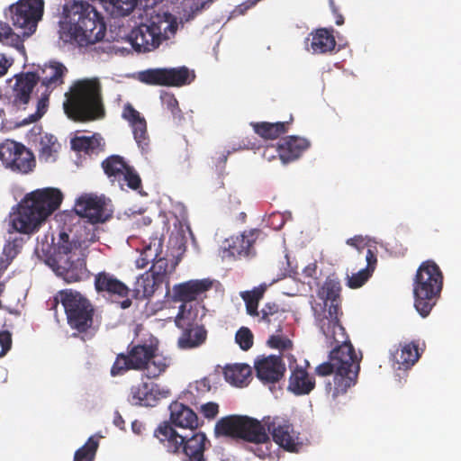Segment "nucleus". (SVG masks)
<instances>
[{
    "label": "nucleus",
    "instance_id": "obj_1",
    "mask_svg": "<svg viewBox=\"0 0 461 461\" xmlns=\"http://www.w3.org/2000/svg\"><path fill=\"white\" fill-rule=\"evenodd\" d=\"M339 291L340 286L337 281L327 279L312 302L316 325L327 341L330 344H340L330 352L329 361L319 365L315 370L321 376L333 374V382L326 384L327 391L331 393L333 398L345 393L356 384L359 370V358L339 322Z\"/></svg>",
    "mask_w": 461,
    "mask_h": 461
},
{
    "label": "nucleus",
    "instance_id": "obj_2",
    "mask_svg": "<svg viewBox=\"0 0 461 461\" xmlns=\"http://www.w3.org/2000/svg\"><path fill=\"white\" fill-rule=\"evenodd\" d=\"M66 67L59 62L45 65L38 73L16 75L14 82L0 89V102L5 104L0 109V117L6 116L0 130L7 131L38 121L46 113L49 94L63 83Z\"/></svg>",
    "mask_w": 461,
    "mask_h": 461
},
{
    "label": "nucleus",
    "instance_id": "obj_3",
    "mask_svg": "<svg viewBox=\"0 0 461 461\" xmlns=\"http://www.w3.org/2000/svg\"><path fill=\"white\" fill-rule=\"evenodd\" d=\"M215 432L251 442L250 451L262 459L277 457L273 441L289 452H298L303 445V438L293 424L279 416H267L261 421L248 416H229L216 423Z\"/></svg>",
    "mask_w": 461,
    "mask_h": 461
},
{
    "label": "nucleus",
    "instance_id": "obj_4",
    "mask_svg": "<svg viewBox=\"0 0 461 461\" xmlns=\"http://www.w3.org/2000/svg\"><path fill=\"white\" fill-rule=\"evenodd\" d=\"M89 241H94V235L89 239L76 240L63 229L58 237L46 234L41 239L38 238L35 251L40 257L46 258L47 264L57 276L68 283L77 282L86 276L82 246Z\"/></svg>",
    "mask_w": 461,
    "mask_h": 461
},
{
    "label": "nucleus",
    "instance_id": "obj_5",
    "mask_svg": "<svg viewBox=\"0 0 461 461\" xmlns=\"http://www.w3.org/2000/svg\"><path fill=\"white\" fill-rule=\"evenodd\" d=\"M105 32L104 18L88 2L75 0L65 4L59 30L64 42L88 47L101 41Z\"/></svg>",
    "mask_w": 461,
    "mask_h": 461
},
{
    "label": "nucleus",
    "instance_id": "obj_6",
    "mask_svg": "<svg viewBox=\"0 0 461 461\" xmlns=\"http://www.w3.org/2000/svg\"><path fill=\"white\" fill-rule=\"evenodd\" d=\"M62 200V193L54 187L41 188L27 194L10 212L9 229L25 235L36 232L59 207Z\"/></svg>",
    "mask_w": 461,
    "mask_h": 461
},
{
    "label": "nucleus",
    "instance_id": "obj_7",
    "mask_svg": "<svg viewBox=\"0 0 461 461\" xmlns=\"http://www.w3.org/2000/svg\"><path fill=\"white\" fill-rule=\"evenodd\" d=\"M177 29L176 17L167 12H153L131 30L128 40L135 50L150 52L174 37Z\"/></svg>",
    "mask_w": 461,
    "mask_h": 461
},
{
    "label": "nucleus",
    "instance_id": "obj_8",
    "mask_svg": "<svg viewBox=\"0 0 461 461\" xmlns=\"http://www.w3.org/2000/svg\"><path fill=\"white\" fill-rule=\"evenodd\" d=\"M66 96L63 106L69 118L76 121H90L103 116L104 109L97 78L77 81Z\"/></svg>",
    "mask_w": 461,
    "mask_h": 461
},
{
    "label": "nucleus",
    "instance_id": "obj_9",
    "mask_svg": "<svg viewBox=\"0 0 461 461\" xmlns=\"http://www.w3.org/2000/svg\"><path fill=\"white\" fill-rule=\"evenodd\" d=\"M442 274L432 261L419 267L413 284L414 306L422 317H427L436 304L442 289Z\"/></svg>",
    "mask_w": 461,
    "mask_h": 461
},
{
    "label": "nucleus",
    "instance_id": "obj_10",
    "mask_svg": "<svg viewBox=\"0 0 461 461\" xmlns=\"http://www.w3.org/2000/svg\"><path fill=\"white\" fill-rule=\"evenodd\" d=\"M154 436L164 445L168 452H182L185 456V461H205L203 452L209 441L205 434L198 432L192 437L182 436L167 424L160 425Z\"/></svg>",
    "mask_w": 461,
    "mask_h": 461
},
{
    "label": "nucleus",
    "instance_id": "obj_11",
    "mask_svg": "<svg viewBox=\"0 0 461 461\" xmlns=\"http://www.w3.org/2000/svg\"><path fill=\"white\" fill-rule=\"evenodd\" d=\"M68 319V323L72 329L85 331L92 324L93 308L89 302L77 291L64 290L59 294Z\"/></svg>",
    "mask_w": 461,
    "mask_h": 461
},
{
    "label": "nucleus",
    "instance_id": "obj_12",
    "mask_svg": "<svg viewBox=\"0 0 461 461\" xmlns=\"http://www.w3.org/2000/svg\"><path fill=\"white\" fill-rule=\"evenodd\" d=\"M43 10V0H19L16 4L10 5L6 16L10 18L16 29L22 31L24 37H29L35 32Z\"/></svg>",
    "mask_w": 461,
    "mask_h": 461
},
{
    "label": "nucleus",
    "instance_id": "obj_13",
    "mask_svg": "<svg viewBox=\"0 0 461 461\" xmlns=\"http://www.w3.org/2000/svg\"><path fill=\"white\" fill-rule=\"evenodd\" d=\"M137 78L148 85L181 86L190 84L194 74L185 67L173 68H149L140 71Z\"/></svg>",
    "mask_w": 461,
    "mask_h": 461
},
{
    "label": "nucleus",
    "instance_id": "obj_14",
    "mask_svg": "<svg viewBox=\"0 0 461 461\" xmlns=\"http://www.w3.org/2000/svg\"><path fill=\"white\" fill-rule=\"evenodd\" d=\"M102 166L113 185H117L122 190L125 186L133 190L140 186L141 181L139 175L122 157L111 156L103 162Z\"/></svg>",
    "mask_w": 461,
    "mask_h": 461
},
{
    "label": "nucleus",
    "instance_id": "obj_15",
    "mask_svg": "<svg viewBox=\"0 0 461 461\" xmlns=\"http://www.w3.org/2000/svg\"><path fill=\"white\" fill-rule=\"evenodd\" d=\"M137 250L140 252V257L136 259L138 268H145L149 263L153 265L158 261H164L166 269L175 270L176 263L171 260V264H169L168 252L164 249L161 237L155 236L150 237L148 240H143Z\"/></svg>",
    "mask_w": 461,
    "mask_h": 461
},
{
    "label": "nucleus",
    "instance_id": "obj_16",
    "mask_svg": "<svg viewBox=\"0 0 461 461\" xmlns=\"http://www.w3.org/2000/svg\"><path fill=\"white\" fill-rule=\"evenodd\" d=\"M74 211L77 215L86 218L92 224L104 222L111 215L104 198L88 194L77 199Z\"/></svg>",
    "mask_w": 461,
    "mask_h": 461
},
{
    "label": "nucleus",
    "instance_id": "obj_17",
    "mask_svg": "<svg viewBox=\"0 0 461 461\" xmlns=\"http://www.w3.org/2000/svg\"><path fill=\"white\" fill-rule=\"evenodd\" d=\"M258 238V231L251 230L226 239L220 249L222 259L250 257L255 254L253 245Z\"/></svg>",
    "mask_w": 461,
    "mask_h": 461
},
{
    "label": "nucleus",
    "instance_id": "obj_18",
    "mask_svg": "<svg viewBox=\"0 0 461 461\" xmlns=\"http://www.w3.org/2000/svg\"><path fill=\"white\" fill-rule=\"evenodd\" d=\"M169 395L167 387L152 382H143L131 387L128 401L133 405L154 406L159 400Z\"/></svg>",
    "mask_w": 461,
    "mask_h": 461
},
{
    "label": "nucleus",
    "instance_id": "obj_19",
    "mask_svg": "<svg viewBox=\"0 0 461 461\" xmlns=\"http://www.w3.org/2000/svg\"><path fill=\"white\" fill-rule=\"evenodd\" d=\"M266 287V285H264L252 291L241 292L240 296L246 303L247 312L249 315L259 317L260 321L271 323L278 320L283 315V312L279 311L276 303H267L262 308L260 312H258V303L262 297Z\"/></svg>",
    "mask_w": 461,
    "mask_h": 461
},
{
    "label": "nucleus",
    "instance_id": "obj_20",
    "mask_svg": "<svg viewBox=\"0 0 461 461\" xmlns=\"http://www.w3.org/2000/svg\"><path fill=\"white\" fill-rule=\"evenodd\" d=\"M173 271L165 268L164 261L153 264L149 271L137 278L135 282L136 293L144 297L152 295L158 285L164 282L167 283V277Z\"/></svg>",
    "mask_w": 461,
    "mask_h": 461
},
{
    "label": "nucleus",
    "instance_id": "obj_21",
    "mask_svg": "<svg viewBox=\"0 0 461 461\" xmlns=\"http://www.w3.org/2000/svg\"><path fill=\"white\" fill-rule=\"evenodd\" d=\"M213 281L210 278L194 279L174 285L173 299L184 303H196L195 300L210 290Z\"/></svg>",
    "mask_w": 461,
    "mask_h": 461
},
{
    "label": "nucleus",
    "instance_id": "obj_22",
    "mask_svg": "<svg viewBox=\"0 0 461 461\" xmlns=\"http://www.w3.org/2000/svg\"><path fill=\"white\" fill-rule=\"evenodd\" d=\"M289 361L291 375L288 390L295 395H304L312 392L315 386V380L301 366H294L295 359L291 354L285 356Z\"/></svg>",
    "mask_w": 461,
    "mask_h": 461
},
{
    "label": "nucleus",
    "instance_id": "obj_23",
    "mask_svg": "<svg viewBox=\"0 0 461 461\" xmlns=\"http://www.w3.org/2000/svg\"><path fill=\"white\" fill-rule=\"evenodd\" d=\"M122 116L129 122L132 130L134 140L138 146L143 150L149 145L145 118L130 104L124 105Z\"/></svg>",
    "mask_w": 461,
    "mask_h": 461
},
{
    "label": "nucleus",
    "instance_id": "obj_24",
    "mask_svg": "<svg viewBox=\"0 0 461 461\" xmlns=\"http://www.w3.org/2000/svg\"><path fill=\"white\" fill-rule=\"evenodd\" d=\"M255 369L261 381L276 382L283 376L285 368L278 357L271 355L257 358Z\"/></svg>",
    "mask_w": 461,
    "mask_h": 461
},
{
    "label": "nucleus",
    "instance_id": "obj_25",
    "mask_svg": "<svg viewBox=\"0 0 461 461\" xmlns=\"http://www.w3.org/2000/svg\"><path fill=\"white\" fill-rule=\"evenodd\" d=\"M335 46L336 41L333 34L326 29L316 30L304 40V48L312 54L330 52Z\"/></svg>",
    "mask_w": 461,
    "mask_h": 461
},
{
    "label": "nucleus",
    "instance_id": "obj_26",
    "mask_svg": "<svg viewBox=\"0 0 461 461\" xmlns=\"http://www.w3.org/2000/svg\"><path fill=\"white\" fill-rule=\"evenodd\" d=\"M420 354L414 343L400 344L391 350V361L393 366L399 370L411 368L419 359Z\"/></svg>",
    "mask_w": 461,
    "mask_h": 461
},
{
    "label": "nucleus",
    "instance_id": "obj_27",
    "mask_svg": "<svg viewBox=\"0 0 461 461\" xmlns=\"http://www.w3.org/2000/svg\"><path fill=\"white\" fill-rule=\"evenodd\" d=\"M309 147L306 139L290 136L281 140L276 148L278 156L283 163H288L299 158Z\"/></svg>",
    "mask_w": 461,
    "mask_h": 461
},
{
    "label": "nucleus",
    "instance_id": "obj_28",
    "mask_svg": "<svg viewBox=\"0 0 461 461\" xmlns=\"http://www.w3.org/2000/svg\"><path fill=\"white\" fill-rule=\"evenodd\" d=\"M205 315V309L199 303H184L179 306L175 322L179 329L199 325L198 321Z\"/></svg>",
    "mask_w": 461,
    "mask_h": 461
},
{
    "label": "nucleus",
    "instance_id": "obj_29",
    "mask_svg": "<svg viewBox=\"0 0 461 461\" xmlns=\"http://www.w3.org/2000/svg\"><path fill=\"white\" fill-rule=\"evenodd\" d=\"M170 421L173 425L182 429H193L198 425L195 412L186 405L175 402L169 406Z\"/></svg>",
    "mask_w": 461,
    "mask_h": 461
},
{
    "label": "nucleus",
    "instance_id": "obj_30",
    "mask_svg": "<svg viewBox=\"0 0 461 461\" xmlns=\"http://www.w3.org/2000/svg\"><path fill=\"white\" fill-rule=\"evenodd\" d=\"M35 147L41 162L53 163L57 160L60 144L55 136L49 133L41 135L36 140Z\"/></svg>",
    "mask_w": 461,
    "mask_h": 461
},
{
    "label": "nucleus",
    "instance_id": "obj_31",
    "mask_svg": "<svg viewBox=\"0 0 461 461\" xmlns=\"http://www.w3.org/2000/svg\"><path fill=\"white\" fill-rule=\"evenodd\" d=\"M95 285L97 291L107 292L121 297H126L129 294L128 287L113 275L102 272L95 276Z\"/></svg>",
    "mask_w": 461,
    "mask_h": 461
},
{
    "label": "nucleus",
    "instance_id": "obj_32",
    "mask_svg": "<svg viewBox=\"0 0 461 461\" xmlns=\"http://www.w3.org/2000/svg\"><path fill=\"white\" fill-rule=\"evenodd\" d=\"M226 382L236 387H244L251 379V367L246 364H232L225 366L223 371Z\"/></svg>",
    "mask_w": 461,
    "mask_h": 461
},
{
    "label": "nucleus",
    "instance_id": "obj_33",
    "mask_svg": "<svg viewBox=\"0 0 461 461\" xmlns=\"http://www.w3.org/2000/svg\"><path fill=\"white\" fill-rule=\"evenodd\" d=\"M14 231L8 230L9 237L4 246L3 253L0 256V271L6 269L12 260L21 251L25 240L22 236L14 233Z\"/></svg>",
    "mask_w": 461,
    "mask_h": 461
},
{
    "label": "nucleus",
    "instance_id": "obj_34",
    "mask_svg": "<svg viewBox=\"0 0 461 461\" xmlns=\"http://www.w3.org/2000/svg\"><path fill=\"white\" fill-rule=\"evenodd\" d=\"M183 333L178 339V346L181 348H193L203 344L206 339V330L201 325L182 329Z\"/></svg>",
    "mask_w": 461,
    "mask_h": 461
},
{
    "label": "nucleus",
    "instance_id": "obj_35",
    "mask_svg": "<svg viewBox=\"0 0 461 461\" xmlns=\"http://www.w3.org/2000/svg\"><path fill=\"white\" fill-rule=\"evenodd\" d=\"M154 350H157V348L152 343L132 347L129 353L132 369L145 368Z\"/></svg>",
    "mask_w": 461,
    "mask_h": 461
},
{
    "label": "nucleus",
    "instance_id": "obj_36",
    "mask_svg": "<svg viewBox=\"0 0 461 461\" xmlns=\"http://www.w3.org/2000/svg\"><path fill=\"white\" fill-rule=\"evenodd\" d=\"M102 138L98 134L92 136H76L71 140V147L74 150L93 154L98 151L102 146Z\"/></svg>",
    "mask_w": 461,
    "mask_h": 461
},
{
    "label": "nucleus",
    "instance_id": "obj_37",
    "mask_svg": "<svg viewBox=\"0 0 461 461\" xmlns=\"http://www.w3.org/2000/svg\"><path fill=\"white\" fill-rule=\"evenodd\" d=\"M12 158L14 163L11 165L10 169L21 173H28L34 167V157L32 153L26 149L23 145L20 144L18 151Z\"/></svg>",
    "mask_w": 461,
    "mask_h": 461
},
{
    "label": "nucleus",
    "instance_id": "obj_38",
    "mask_svg": "<svg viewBox=\"0 0 461 461\" xmlns=\"http://www.w3.org/2000/svg\"><path fill=\"white\" fill-rule=\"evenodd\" d=\"M347 244L355 248L357 251H361L362 249H366V263L371 266V264H376V257L373 251L375 249V242L363 236H355L347 240Z\"/></svg>",
    "mask_w": 461,
    "mask_h": 461
},
{
    "label": "nucleus",
    "instance_id": "obj_39",
    "mask_svg": "<svg viewBox=\"0 0 461 461\" xmlns=\"http://www.w3.org/2000/svg\"><path fill=\"white\" fill-rule=\"evenodd\" d=\"M254 131L264 139H276L285 131L284 122H257L251 123Z\"/></svg>",
    "mask_w": 461,
    "mask_h": 461
},
{
    "label": "nucleus",
    "instance_id": "obj_40",
    "mask_svg": "<svg viewBox=\"0 0 461 461\" xmlns=\"http://www.w3.org/2000/svg\"><path fill=\"white\" fill-rule=\"evenodd\" d=\"M99 447V437L92 436L74 455V461H94Z\"/></svg>",
    "mask_w": 461,
    "mask_h": 461
},
{
    "label": "nucleus",
    "instance_id": "obj_41",
    "mask_svg": "<svg viewBox=\"0 0 461 461\" xmlns=\"http://www.w3.org/2000/svg\"><path fill=\"white\" fill-rule=\"evenodd\" d=\"M0 42L12 46L18 50H23L24 49L21 36L14 33L12 28L2 21H0Z\"/></svg>",
    "mask_w": 461,
    "mask_h": 461
},
{
    "label": "nucleus",
    "instance_id": "obj_42",
    "mask_svg": "<svg viewBox=\"0 0 461 461\" xmlns=\"http://www.w3.org/2000/svg\"><path fill=\"white\" fill-rule=\"evenodd\" d=\"M168 365L169 360L162 355L156 354V350H154L145 368L149 376L156 377L164 372Z\"/></svg>",
    "mask_w": 461,
    "mask_h": 461
},
{
    "label": "nucleus",
    "instance_id": "obj_43",
    "mask_svg": "<svg viewBox=\"0 0 461 461\" xmlns=\"http://www.w3.org/2000/svg\"><path fill=\"white\" fill-rule=\"evenodd\" d=\"M174 230L170 234V242L173 243L179 250L183 249L185 242V234L189 230L188 227L179 221L177 218H174Z\"/></svg>",
    "mask_w": 461,
    "mask_h": 461
},
{
    "label": "nucleus",
    "instance_id": "obj_44",
    "mask_svg": "<svg viewBox=\"0 0 461 461\" xmlns=\"http://www.w3.org/2000/svg\"><path fill=\"white\" fill-rule=\"evenodd\" d=\"M19 146L20 143L9 140L0 144V160L6 168H10L14 163L12 158H14V156L18 151Z\"/></svg>",
    "mask_w": 461,
    "mask_h": 461
},
{
    "label": "nucleus",
    "instance_id": "obj_45",
    "mask_svg": "<svg viewBox=\"0 0 461 461\" xmlns=\"http://www.w3.org/2000/svg\"><path fill=\"white\" fill-rule=\"evenodd\" d=\"M267 344L272 348H276L280 351H283L285 357H286L285 356L289 354L286 353V351L292 348V341L286 335L283 334L281 330H277L276 334L270 336L267 340Z\"/></svg>",
    "mask_w": 461,
    "mask_h": 461
},
{
    "label": "nucleus",
    "instance_id": "obj_46",
    "mask_svg": "<svg viewBox=\"0 0 461 461\" xmlns=\"http://www.w3.org/2000/svg\"><path fill=\"white\" fill-rule=\"evenodd\" d=\"M375 264H371L369 266L366 263V267L364 269H360L357 273L353 274L351 276H348V285L351 288H358L362 286L367 279L371 276Z\"/></svg>",
    "mask_w": 461,
    "mask_h": 461
},
{
    "label": "nucleus",
    "instance_id": "obj_47",
    "mask_svg": "<svg viewBox=\"0 0 461 461\" xmlns=\"http://www.w3.org/2000/svg\"><path fill=\"white\" fill-rule=\"evenodd\" d=\"M160 99L162 105L166 107L174 117L180 115L178 103L172 94L167 92H162L160 95Z\"/></svg>",
    "mask_w": 461,
    "mask_h": 461
},
{
    "label": "nucleus",
    "instance_id": "obj_48",
    "mask_svg": "<svg viewBox=\"0 0 461 461\" xmlns=\"http://www.w3.org/2000/svg\"><path fill=\"white\" fill-rule=\"evenodd\" d=\"M235 339L243 350L250 348L253 344V335L248 328H240L236 333Z\"/></svg>",
    "mask_w": 461,
    "mask_h": 461
},
{
    "label": "nucleus",
    "instance_id": "obj_49",
    "mask_svg": "<svg viewBox=\"0 0 461 461\" xmlns=\"http://www.w3.org/2000/svg\"><path fill=\"white\" fill-rule=\"evenodd\" d=\"M129 369H132V366L130 364V355L125 356L123 354H120L117 357V358L111 369V374H112V375L115 376V375H122L124 371L129 370Z\"/></svg>",
    "mask_w": 461,
    "mask_h": 461
},
{
    "label": "nucleus",
    "instance_id": "obj_50",
    "mask_svg": "<svg viewBox=\"0 0 461 461\" xmlns=\"http://www.w3.org/2000/svg\"><path fill=\"white\" fill-rule=\"evenodd\" d=\"M291 218L292 213L288 211L284 212H274L270 215L268 223L273 229L278 230Z\"/></svg>",
    "mask_w": 461,
    "mask_h": 461
},
{
    "label": "nucleus",
    "instance_id": "obj_51",
    "mask_svg": "<svg viewBox=\"0 0 461 461\" xmlns=\"http://www.w3.org/2000/svg\"><path fill=\"white\" fill-rule=\"evenodd\" d=\"M0 357H3L12 348V335L9 331H0Z\"/></svg>",
    "mask_w": 461,
    "mask_h": 461
},
{
    "label": "nucleus",
    "instance_id": "obj_52",
    "mask_svg": "<svg viewBox=\"0 0 461 461\" xmlns=\"http://www.w3.org/2000/svg\"><path fill=\"white\" fill-rule=\"evenodd\" d=\"M199 410L205 418L212 419L218 414L219 406L217 403L210 402L201 404Z\"/></svg>",
    "mask_w": 461,
    "mask_h": 461
},
{
    "label": "nucleus",
    "instance_id": "obj_53",
    "mask_svg": "<svg viewBox=\"0 0 461 461\" xmlns=\"http://www.w3.org/2000/svg\"><path fill=\"white\" fill-rule=\"evenodd\" d=\"M12 63V59L0 53V77L4 76L7 72V69Z\"/></svg>",
    "mask_w": 461,
    "mask_h": 461
},
{
    "label": "nucleus",
    "instance_id": "obj_54",
    "mask_svg": "<svg viewBox=\"0 0 461 461\" xmlns=\"http://www.w3.org/2000/svg\"><path fill=\"white\" fill-rule=\"evenodd\" d=\"M259 0H248L245 3L240 5L235 9L234 13H238L239 14H243L246 10L252 7L254 5H256Z\"/></svg>",
    "mask_w": 461,
    "mask_h": 461
},
{
    "label": "nucleus",
    "instance_id": "obj_55",
    "mask_svg": "<svg viewBox=\"0 0 461 461\" xmlns=\"http://www.w3.org/2000/svg\"><path fill=\"white\" fill-rule=\"evenodd\" d=\"M131 429L133 431V433L137 434V435H140L142 433V431L144 430V425L142 422L140 421H138V420H134L132 423H131Z\"/></svg>",
    "mask_w": 461,
    "mask_h": 461
},
{
    "label": "nucleus",
    "instance_id": "obj_56",
    "mask_svg": "<svg viewBox=\"0 0 461 461\" xmlns=\"http://www.w3.org/2000/svg\"><path fill=\"white\" fill-rule=\"evenodd\" d=\"M316 271V267L314 265H309L307 266L304 270H303V273L305 274L306 276H312L313 274L315 273Z\"/></svg>",
    "mask_w": 461,
    "mask_h": 461
},
{
    "label": "nucleus",
    "instance_id": "obj_57",
    "mask_svg": "<svg viewBox=\"0 0 461 461\" xmlns=\"http://www.w3.org/2000/svg\"><path fill=\"white\" fill-rule=\"evenodd\" d=\"M113 423L116 427H119L120 429H122V425L124 423V420L122 418V416H120L119 414H117L115 417H114V420H113Z\"/></svg>",
    "mask_w": 461,
    "mask_h": 461
},
{
    "label": "nucleus",
    "instance_id": "obj_58",
    "mask_svg": "<svg viewBox=\"0 0 461 461\" xmlns=\"http://www.w3.org/2000/svg\"><path fill=\"white\" fill-rule=\"evenodd\" d=\"M207 4H208V2H203L199 5L195 4L194 5V7H192V12L193 13H196V12L201 11L202 9H203L205 7V5Z\"/></svg>",
    "mask_w": 461,
    "mask_h": 461
},
{
    "label": "nucleus",
    "instance_id": "obj_59",
    "mask_svg": "<svg viewBox=\"0 0 461 461\" xmlns=\"http://www.w3.org/2000/svg\"><path fill=\"white\" fill-rule=\"evenodd\" d=\"M332 10H333V13H334V14H335V15H336V21H335L336 24H337V25H341V24H343V23H344V19H343L342 15H340V14H336V10H335L333 7H332Z\"/></svg>",
    "mask_w": 461,
    "mask_h": 461
},
{
    "label": "nucleus",
    "instance_id": "obj_60",
    "mask_svg": "<svg viewBox=\"0 0 461 461\" xmlns=\"http://www.w3.org/2000/svg\"><path fill=\"white\" fill-rule=\"evenodd\" d=\"M272 149H273V147H267V148L265 149V151H264V157H265L266 158H267L268 160H270L271 158H273L275 157L274 155H272V154L270 153V150H271Z\"/></svg>",
    "mask_w": 461,
    "mask_h": 461
},
{
    "label": "nucleus",
    "instance_id": "obj_61",
    "mask_svg": "<svg viewBox=\"0 0 461 461\" xmlns=\"http://www.w3.org/2000/svg\"><path fill=\"white\" fill-rule=\"evenodd\" d=\"M131 305V301L130 300H124L122 303V308H127Z\"/></svg>",
    "mask_w": 461,
    "mask_h": 461
},
{
    "label": "nucleus",
    "instance_id": "obj_62",
    "mask_svg": "<svg viewBox=\"0 0 461 461\" xmlns=\"http://www.w3.org/2000/svg\"><path fill=\"white\" fill-rule=\"evenodd\" d=\"M191 19V16L189 15L188 17L185 18L186 21H189Z\"/></svg>",
    "mask_w": 461,
    "mask_h": 461
},
{
    "label": "nucleus",
    "instance_id": "obj_63",
    "mask_svg": "<svg viewBox=\"0 0 461 461\" xmlns=\"http://www.w3.org/2000/svg\"><path fill=\"white\" fill-rule=\"evenodd\" d=\"M212 1H213V0H209L208 2H210V3H211V2H212Z\"/></svg>",
    "mask_w": 461,
    "mask_h": 461
}]
</instances>
